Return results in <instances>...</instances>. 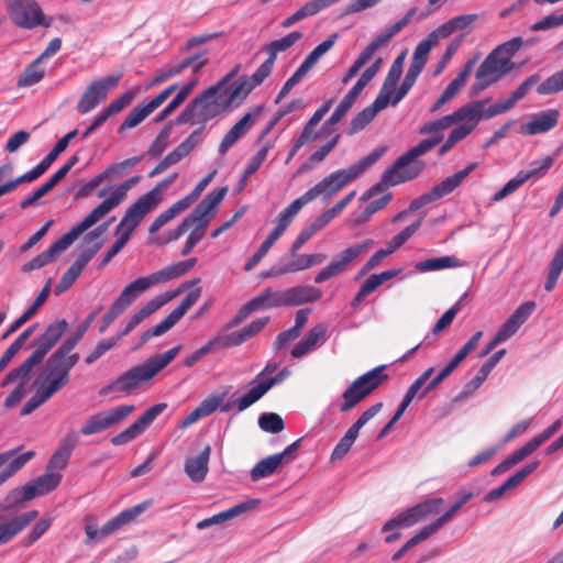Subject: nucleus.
<instances>
[{
	"label": "nucleus",
	"instance_id": "9",
	"mask_svg": "<svg viewBox=\"0 0 563 563\" xmlns=\"http://www.w3.org/2000/svg\"><path fill=\"white\" fill-rule=\"evenodd\" d=\"M482 336L483 331H477L468 339V341L457 351V353L449 361V363L432 379H429L428 384L419 394V400L424 399L454 372V369L464 361L471 351L476 347Z\"/></svg>",
	"mask_w": 563,
	"mask_h": 563
},
{
	"label": "nucleus",
	"instance_id": "47",
	"mask_svg": "<svg viewBox=\"0 0 563 563\" xmlns=\"http://www.w3.org/2000/svg\"><path fill=\"white\" fill-rule=\"evenodd\" d=\"M448 196V192L442 187L441 183L433 186L429 191L422 194L420 197L413 199L409 207L407 208L408 212L412 213L418 211L423 206L437 201L443 197Z\"/></svg>",
	"mask_w": 563,
	"mask_h": 563
},
{
	"label": "nucleus",
	"instance_id": "17",
	"mask_svg": "<svg viewBox=\"0 0 563 563\" xmlns=\"http://www.w3.org/2000/svg\"><path fill=\"white\" fill-rule=\"evenodd\" d=\"M68 328V322L65 319H57L49 323L45 331L38 335L31 344L35 351L43 357L56 345L63 334Z\"/></svg>",
	"mask_w": 563,
	"mask_h": 563
},
{
	"label": "nucleus",
	"instance_id": "28",
	"mask_svg": "<svg viewBox=\"0 0 563 563\" xmlns=\"http://www.w3.org/2000/svg\"><path fill=\"white\" fill-rule=\"evenodd\" d=\"M52 283H53V279L48 278L47 282L45 283L44 287L42 288V290L36 296L33 303L26 310H24V312L16 320H14L10 324L9 329L5 331V333L2 336L3 339H7L9 335H11L16 330H19L24 323H26L37 312L40 307L47 300V298L49 296Z\"/></svg>",
	"mask_w": 563,
	"mask_h": 563
},
{
	"label": "nucleus",
	"instance_id": "36",
	"mask_svg": "<svg viewBox=\"0 0 563 563\" xmlns=\"http://www.w3.org/2000/svg\"><path fill=\"white\" fill-rule=\"evenodd\" d=\"M249 302L254 309V311L284 307L282 303V291H276L272 287L264 288L257 296L252 298Z\"/></svg>",
	"mask_w": 563,
	"mask_h": 563
},
{
	"label": "nucleus",
	"instance_id": "57",
	"mask_svg": "<svg viewBox=\"0 0 563 563\" xmlns=\"http://www.w3.org/2000/svg\"><path fill=\"white\" fill-rule=\"evenodd\" d=\"M181 344L174 346L163 354H155L146 360L153 373L157 375L163 371L180 352Z\"/></svg>",
	"mask_w": 563,
	"mask_h": 563
},
{
	"label": "nucleus",
	"instance_id": "21",
	"mask_svg": "<svg viewBox=\"0 0 563 563\" xmlns=\"http://www.w3.org/2000/svg\"><path fill=\"white\" fill-rule=\"evenodd\" d=\"M206 54V51H200L185 59H183L179 64L170 67L169 69L162 71L161 74L156 75L153 81L148 85V88L155 85H158L161 82L166 81L167 79L175 77L179 75L183 70H185L187 67L192 68V73L197 74L199 73L208 63V58H202V56Z\"/></svg>",
	"mask_w": 563,
	"mask_h": 563
},
{
	"label": "nucleus",
	"instance_id": "49",
	"mask_svg": "<svg viewBox=\"0 0 563 563\" xmlns=\"http://www.w3.org/2000/svg\"><path fill=\"white\" fill-rule=\"evenodd\" d=\"M554 163V158L552 156H545L542 162L533 161L530 166L531 168L528 170H519L518 174L520 175V178L523 180V183L533 179L537 180L539 178H542L548 170L551 168V166Z\"/></svg>",
	"mask_w": 563,
	"mask_h": 563
},
{
	"label": "nucleus",
	"instance_id": "63",
	"mask_svg": "<svg viewBox=\"0 0 563 563\" xmlns=\"http://www.w3.org/2000/svg\"><path fill=\"white\" fill-rule=\"evenodd\" d=\"M478 167V163H471L462 170H459L457 173L446 177L441 181L442 187L445 189L448 195L453 192L462 183L463 180L476 168Z\"/></svg>",
	"mask_w": 563,
	"mask_h": 563
},
{
	"label": "nucleus",
	"instance_id": "44",
	"mask_svg": "<svg viewBox=\"0 0 563 563\" xmlns=\"http://www.w3.org/2000/svg\"><path fill=\"white\" fill-rule=\"evenodd\" d=\"M303 107V100L301 98L294 99L280 109L277 110V112L274 114V117L267 122L265 128L261 131L258 135V142H261L275 126L276 124L282 121V119L287 115L290 112H294L296 110H299Z\"/></svg>",
	"mask_w": 563,
	"mask_h": 563
},
{
	"label": "nucleus",
	"instance_id": "15",
	"mask_svg": "<svg viewBox=\"0 0 563 563\" xmlns=\"http://www.w3.org/2000/svg\"><path fill=\"white\" fill-rule=\"evenodd\" d=\"M69 380L70 374L60 363V360L57 358V356L54 353H52L47 357L42 371L34 380V385L51 383L55 385L57 388L62 389L69 383Z\"/></svg>",
	"mask_w": 563,
	"mask_h": 563
},
{
	"label": "nucleus",
	"instance_id": "54",
	"mask_svg": "<svg viewBox=\"0 0 563 563\" xmlns=\"http://www.w3.org/2000/svg\"><path fill=\"white\" fill-rule=\"evenodd\" d=\"M391 198L393 194L387 192L383 197L372 201L369 205L366 206V208L363 211L354 216V224L361 225L367 222L371 219V217L378 210L383 209L391 200Z\"/></svg>",
	"mask_w": 563,
	"mask_h": 563
},
{
	"label": "nucleus",
	"instance_id": "38",
	"mask_svg": "<svg viewBox=\"0 0 563 563\" xmlns=\"http://www.w3.org/2000/svg\"><path fill=\"white\" fill-rule=\"evenodd\" d=\"M283 465L279 455L273 454L257 462L250 472L253 482L274 475Z\"/></svg>",
	"mask_w": 563,
	"mask_h": 563
},
{
	"label": "nucleus",
	"instance_id": "20",
	"mask_svg": "<svg viewBox=\"0 0 563 563\" xmlns=\"http://www.w3.org/2000/svg\"><path fill=\"white\" fill-rule=\"evenodd\" d=\"M478 60V56H474L470 58L463 66V69L457 74V76L446 86L442 95L438 98V100L432 104L431 112H437L440 110L449 100H451L461 89V87L465 84L467 78L470 77L474 66Z\"/></svg>",
	"mask_w": 563,
	"mask_h": 563
},
{
	"label": "nucleus",
	"instance_id": "62",
	"mask_svg": "<svg viewBox=\"0 0 563 563\" xmlns=\"http://www.w3.org/2000/svg\"><path fill=\"white\" fill-rule=\"evenodd\" d=\"M211 341L213 343L216 351L221 349L239 346L246 342L241 330L233 331L230 333H220L217 336L212 338Z\"/></svg>",
	"mask_w": 563,
	"mask_h": 563
},
{
	"label": "nucleus",
	"instance_id": "35",
	"mask_svg": "<svg viewBox=\"0 0 563 563\" xmlns=\"http://www.w3.org/2000/svg\"><path fill=\"white\" fill-rule=\"evenodd\" d=\"M290 375V371L284 367L275 376L268 377L264 380L258 382L249 389V396L245 398V402L257 399L260 400L271 388L283 383Z\"/></svg>",
	"mask_w": 563,
	"mask_h": 563
},
{
	"label": "nucleus",
	"instance_id": "3",
	"mask_svg": "<svg viewBox=\"0 0 563 563\" xmlns=\"http://www.w3.org/2000/svg\"><path fill=\"white\" fill-rule=\"evenodd\" d=\"M443 503L444 499L441 497L428 498L418 503L387 520L382 527V532L385 533L400 528L412 527L429 516L438 514Z\"/></svg>",
	"mask_w": 563,
	"mask_h": 563
},
{
	"label": "nucleus",
	"instance_id": "26",
	"mask_svg": "<svg viewBox=\"0 0 563 563\" xmlns=\"http://www.w3.org/2000/svg\"><path fill=\"white\" fill-rule=\"evenodd\" d=\"M119 206L111 196L101 201L96 208H93L79 223L74 225L69 231L78 239L82 233L96 224L99 219L109 213L112 209Z\"/></svg>",
	"mask_w": 563,
	"mask_h": 563
},
{
	"label": "nucleus",
	"instance_id": "59",
	"mask_svg": "<svg viewBox=\"0 0 563 563\" xmlns=\"http://www.w3.org/2000/svg\"><path fill=\"white\" fill-rule=\"evenodd\" d=\"M260 428L267 433H279L285 429V422L280 415L276 412H263L258 417Z\"/></svg>",
	"mask_w": 563,
	"mask_h": 563
},
{
	"label": "nucleus",
	"instance_id": "12",
	"mask_svg": "<svg viewBox=\"0 0 563 563\" xmlns=\"http://www.w3.org/2000/svg\"><path fill=\"white\" fill-rule=\"evenodd\" d=\"M200 295V287L189 291L186 295V297L181 300L179 306L176 307L163 321L147 329L151 336H161L167 331H169L185 316V313L198 301Z\"/></svg>",
	"mask_w": 563,
	"mask_h": 563
},
{
	"label": "nucleus",
	"instance_id": "6",
	"mask_svg": "<svg viewBox=\"0 0 563 563\" xmlns=\"http://www.w3.org/2000/svg\"><path fill=\"white\" fill-rule=\"evenodd\" d=\"M154 376L155 374L153 373L152 368L145 361L142 364H139L125 371L117 379L100 388L99 395L106 396L113 391L130 394L133 389H135L139 386V384L143 382H148Z\"/></svg>",
	"mask_w": 563,
	"mask_h": 563
},
{
	"label": "nucleus",
	"instance_id": "25",
	"mask_svg": "<svg viewBox=\"0 0 563 563\" xmlns=\"http://www.w3.org/2000/svg\"><path fill=\"white\" fill-rule=\"evenodd\" d=\"M488 102H489V98L470 102V106L473 109V111H472L473 122L475 123V125H477V123L481 120H487V119L494 118L498 114L509 111L516 104L515 100L509 96L508 99L500 101V102H496L493 106H490L489 108L484 110L483 109L484 106Z\"/></svg>",
	"mask_w": 563,
	"mask_h": 563
},
{
	"label": "nucleus",
	"instance_id": "60",
	"mask_svg": "<svg viewBox=\"0 0 563 563\" xmlns=\"http://www.w3.org/2000/svg\"><path fill=\"white\" fill-rule=\"evenodd\" d=\"M40 62L41 59L37 57L33 63L26 66L18 78L16 86L19 88L31 87L42 80L44 77V70L37 68V64Z\"/></svg>",
	"mask_w": 563,
	"mask_h": 563
},
{
	"label": "nucleus",
	"instance_id": "11",
	"mask_svg": "<svg viewBox=\"0 0 563 563\" xmlns=\"http://www.w3.org/2000/svg\"><path fill=\"white\" fill-rule=\"evenodd\" d=\"M101 247L102 241H98L79 254V256L75 260L70 267L63 274L58 284L55 286L54 294L56 296L62 295L74 285L77 278L81 275L87 264L99 252Z\"/></svg>",
	"mask_w": 563,
	"mask_h": 563
},
{
	"label": "nucleus",
	"instance_id": "58",
	"mask_svg": "<svg viewBox=\"0 0 563 563\" xmlns=\"http://www.w3.org/2000/svg\"><path fill=\"white\" fill-rule=\"evenodd\" d=\"M423 217H420L418 220L407 225L404 230H401L398 234L393 236V239L388 242L387 249L390 253L397 251L400 246H402L421 227Z\"/></svg>",
	"mask_w": 563,
	"mask_h": 563
},
{
	"label": "nucleus",
	"instance_id": "5",
	"mask_svg": "<svg viewBox=\"0 0 563 563\" xmlns=\"http://www.w3.org/2000/svg\"><path fill=\"white\" fill-rule=\"evenodd\" d=\"M336 38L338 33L331 34L308 54L296 71L285 81L275 99V103H279L290 92V90L301 81L303 76L318 63V60L333 47Z\"/></svg>",
	"mask_w": 563,
	"mask_h": 563
},
{
	"label": "nucleus",
	"instance_id": "8",
	"mask_svg": "<svg viewBox=\"0 0 563 563\" xmlns=\"http://www.w3.org/2000/svg\"><path fill=\"white\" fill-rule=\"evenodd\" d=\"M121 74L110 75L93 80L81 95L77 103V112L86 114L93 110L106 97L108 92L118 85Z\"/></svg>",
	"mask_w": 563,
	"mask_h": 563
},
{
	"label": "nucleus",
	"instance_id": "45",
	"mask_svg": "<svg viewBox=\"0 0 563 563\" xmlns=\"http://www.w3.org/2000/svg\"><path fill=\"white\" fill-rule=\"evenodd\" d=\"M421 73L422 71L409 66L407 73H406V76H405L401 85L399 86V88L393 89V92L390 95L389 104H391V106L398 104L407 96V93L412 88V86L415 85L417 78L419 77V75Z\"/></svg>",
	"mask_w": 563,
	"mask_h": 563
},
{
	"label": "nucleus",
	"instance_id": "23",
	"mask_svg": "<svg viewBox=\"0 0 563 563\" xmlns=\"http://www.w3.org/2000/svg\"><path fill=\"white\" fill-rule=\"evenodd\" d=\"M155 207L156 203L151 200L146 194L139 197V199L126 209L123 216V222H128L126 229L123 232L131 236L142 219Z\"/></svg>",
	"mask_w": 563,
	"mask_h": 563
},
{
	"label": "nucleus",
	"instance_id": "39",
	"mask_svg": "<svg viewBox=\"0 0 563 563\" xmlns=\"http://www.w3.org/2000/svg\"><path fill=\"white\" fill-rule=\"evenodd\" d=\"M463 266V262L450 256L431 257L416 264V269L420 273L441 271L446 268H456Z\"/></svg>",
	"mask_w": 563,
	"mask_h": 563
},
{
	"label": "nucleus",
	"instance_id": "42",
	"mask_svg": "<svg viewBox=\"0 0 563 563\" xmlns=\"http://www.w3.org/2000/svg\"><path fill=\"white\" fill-rule=\"evenodd\" d=\"M350 263L351 261L342 251L338 257L333 258L324 268H322L314 276V283L321 284L331 279L332 277H335L336 275L342 273Z\"/></svg>",
	"mask_w": 563,
	"mask_h": 563
},
{
	"label": "nucleus",
	"instance_id": "55",
	"mask_svg": "<svg viewBox=\"0 0 563 563\" xmlns=\"http://www.w3.org/2000/svg\"><path fill=\"white\" fill-rule=\"evenodd\" d=\"M153 112L152 108H148V103L135 107L132 112L125 118L118 129V133H123L129 129L137 126L143 120H145Z\"/></svg>",
	"mask_w": 563,
	"mask_h": 563
},
{
	"label": "nucleus",
	"instance_id": "50",
	"mask_svg": "<svg viewBox=\"0 0 563 563\" xmlns=\"http://www.w3.org/2000/svg\"><path fill=\"white\" fill-rule=\"evenodd\" d=\"M475 126L476 125L473 122L470 125L462 124L454 128L449 134L445 142L440 146L438 155L443 156L444 154H446L457 142L465 139L475 129Z\"/></svg>",
	"mask_w": 563,
	"mask_h": 563
},
{
	"label": "nucleus",
	"instance_id": "24",
	"mask_svg": "<svg viewBox=\"0 0 563 563\" xmlns=\"http://www.w3.org/2000/svg\"><path fill=\"white\" fill-rule=\"evenodd\" d=\"M333 100H327L320 108H318L311 118L306 122L301 135H306L308 141H314L320 137H324L330 135L333 132V126L335 124H329V119H327L318 132H313V128L322 120L324 114L330 110Z\"/></svg>",
	"mask_w": 563,
	"mask_h": 563
},
{
	"label": "nucleus",
	"instance_id": "52",
	"mask_svg": "<svg viewBox=\"0 0 563 563\" xmlns=\"http://www.w3.org/2000/svg\"><path fill=\"white\" fill-rule=\"evenodd\" d=\"M466 296L467 292L463 294L462 297L438 319L431 330V334L438 335L452 324L454 318L460 312L462 302Z\"/></svg>",
	"mask_w": 563,
	"mask_h": 563
},
{
	"label": "nucleus",
	"instance_id": "16",
	"mask_svg": "<svg viewBox=\"0 0 563 563\" xmlns=\"http://www.w3.org/2000/svg\"><path fill=\"white\" fill-rule=\"evenodd\" d=\"M262 84L263 82L258 79L254 80V74L251 77L242 75L227 89L228 91L224 93L227 98L222 101V109L228 110L233 104L239 107L247 96Z\"/></svg>",
	"mask_w": 563,
	"mask_h": 563
},
{
	"label": "nucleus",
	"instance_id": "40",
	"mask_svg": "<svg viewBox=\"0 0 563 563\" xmlns=\"http://www.w3.org/2000/svg\"><path fill=\"white\" fill-rule=\"evenodd\" d=\"M197 84L198 78H194L188 84H186L169 101V103L154 118V122L161 123L167 117H169L186 100Z\"/></svg>",
	"mask_w": 563,
	"mask_h": 563
},
{
	"label": "nucleus",
	"instance_id": "64",
	"mask_svg": "<svg viewBox=\"0 0 563 563\" xmlns=\"http://www.w3.org/2000/svg\"><path fill=\"white\" fill-rule=\"evenodd\" d=\"M563 90V69L548 77L537 87V93L540 96L552 95Z\"/></svg>",
	"mask_w": 563,
	"mask_h": 563
},
{
	"label": "nucleus",
	"instance_id": "18",
	"mask_svg": "<svg viewBox=\"0 0 563 563\" xmlns=\"http://www.w3.org/2000/svg\"><path fill=\"white\" fill-rule=\"evenodd\" d=\"M388 106L389 100L387 97L378 93L372 104L367 106L352 118L346 129V134L352 136L364 130L375 119L378 112Z\"/></svg>",
	"mask_w": 563,
	"mask_h": 563
},
{
	"label": "nucleus",
	"instance_id": "13",
	"mask_svg": "<svg viewBox=\"0 0 563 563\" xmlns=\"http://www.w3.org/2000/svg\"><path fill=\"white\" fill-rule=\"evenodd\" d=\"M506 349H500L495 352L487 361H485V363L478 369L477 374L463 386L462 390L453 398V401L462 402L471 397L487 379L490 372L506 355Z\"/></svg>",
	"mask_w": 563,
	"mask_h": 563
},
{
	"label": "nucleus",
	"instance_id": "4",
	"mask_svg": "<svg viewBox=\"0 0 563 563\" xmlns=\"http://www.w3.org/2000/svg\"><path fill=\"white\" fill-rule=\"evenodd\" d=\"M3 3L16 27L33 30L41 23L42 8L36 0H3Z\"/></svg>",
	"mask_w": 563,
	"mask_h": 563
},
{
	"label": "nucleus",
	"instance_id": "37",
	"mask_svg": "<svg viewBox=\"0 0 563 563\" xmlns=\"http://www.w3.org/2000/svg\"><path fill=\"white\" fill-rule=\"evenodd\" d=\"M63 475L60 473L47 471L45 474L38 476L34 481L27 482L26 486L34 489L35 497L43 496L55 490L60 484Z\"/></svg>",
	"mask_w": 563,
	"mask_h": 563
},
{
	"label": "nucleus",
	"instance_id": "53",
	"mask_svg": "<svg viewBox=\"0 0 563 563\" xmlns=\"http://www.w3.org/2000/svg\"><path fill=\"white\" fill-rule=\"evenodd\" d=\"M76 240L77 239L71 234V232L68 231L41 254L44 257L45 262L49 264L55 260L56 256H58L62 252L67 250Z\"/></svg>",
	"mask_w": 563,
	"mask_h": 563
},
{
	"label": "nucleus",
	"instance_id": "10",
	"mask_svg": "<svg viewBox=\"0 0 563 563\" xmlns=\"http://www.w3.org/2000/svg\"><path fill=\"white\" fill-rule=\"evenodd\" d=\"M423 164L418 162L407 169H401L396 163L387 168L380 176L378 183L374 184L369 189L376 196L389 186H397L416 179L422 172Z\"/></svg>",
	"mask_w": 563,
	"mask_h": 563
},
{
	"label": "nucleus",
	"instance_id": "46",
	"mask_svg": "<svg viewBox=\"0 0 563 563\" xmlns=\"http://www.w3.org/2000/svg\"><path fill=\"white\" fill-rule=\"evenodd\" d=\"M229 191L228 186L216 188L209 191L203 199L196 205V208L203 210L212 216L216 214L218 206L223 201Z\"/></svg>",
	"mask_w": 563,
	"mask_h": 563
},
{
	"label": "nucleus",
	"instance_id": "7",
	"mask_svg": "<svg viewBox=\"0 0 563 563\" xmlns=\"http://www.w3.org/2000/svg\"><path fill=\"white\" fill-rule=\"evenodd\" d=\"M383 58L378 57L369 67H367L354 86L347 91V93L340 101L333 113L329 118V124L339 123L346 112L353 107L363 89L368 82L376 76L382 66Z\"/></svg>",
	"mask_w": 563,
	"mask_h": 563
},
{
	"label": "nucleus",
	"instance_id": "34",
	"mask_svg": "<svg viewBox=\"0 0 563 563\" xmlns=\"http://www.w3.org/2000/svg\"><path fill=\"white\" fill-rule=\"evenodd\" d=\"M406 54L407 51H404L395 58L378 92L386 96L388 100H390L393 89H396L401 77Z\"/></svg>",
	"mask_w": 563,
	"mask_h": 563
},
{
	"label": "nucleus",
	"instance_id": "30",
	"mask_svg": "<svg viewBox=\"0 0 563 563\" xmlns=\"http://www.w3.org/2000/svg\"><path fill=\"white\" fill-rule=\"evenodd\" d=\"M33 498H35V492L33 488L27 487L26 484L15 487L0 501V514L14 512Z\"/></svg>",
	"mask_w": 563,
	"mask_h": 563
},
{
	"label": "nucleus",
	"instance_id": "31",
	"mask_svg": "<svg viewBox=\"0 0 563 563\" xmlns=\"http://www.w3.org/2000/svg\"><path fill=\"white\" fill-rule=\"evenodd\" d=\"M443 139L442 134L433 135L429 139L420 141L416 146L400 155L395 163L404 170L410 167V163L415 162L419 156L424 155L435 147Z\"/></svg>",
	"mask_w": 563,
	"mask_h": 563
},
{
	"label": "nucleus",
	"instance_id": "2",
	"mask_svg": "<svg viewBox=\"0 0 563 563\" xmlns=\"http://www.w3.org/2000/svg\"><path fill=\"white\" fill-rule=\"evenodd\" d=\"M385 368V365L376 366L353 380L342 394L343 402L340 406V411H350L378 388L388 378V375L384 373Z\"/></svg>",
	"mask_w": 563,
	"mask_h": 563
},
{
	"label": "nucleus",
	"instance_id": "22",
	"mask_svg": "<svg viewBox=\"0 0 563 563\" xmlns=\"http://www.w3.org/2000/svg\"><path fill=\"white\" fill-rule=\"evenodd\" d=\"M283 294V306L284 307H295L305 305L308 302H314L319 300L322 296L320 289L306 285V286H295L282 290Z\"/></svg>",
	"mask_w": 563,
	"mask_h": 563
},
{
	"label": "nucleus",
	"instance_id": "51",
	"mask_svg": "<svg viewBox=\"0 0 563 563\" xmlns=\"http://www.w3.org/2000/svg\"><path fill=\"white\" fill-rule=\"evenodd\" d=\"M473 109L470 106V102L462 106L457 110H455L453 113L444 115L437 121V124L440 129V131L448 129L453 123L461 122L463 120H467L473 123Z\"/></svg>",
	"mask_w": 563,
	"mask_h": 563
},
{
	"label": "nucleus",
	"instance_id": "43",
	"mask_svg": "<svg viewBox=\"0 0 563 563\" xmlns=\"http://www.w3.org/2000/svg\"><path fill=\"white\" fill-rule=\"evenodd\" d=\"M499 55L493 49L477 68V78L490 77L496 82L503 78Z\"/></svg>",
	"mask_w": 563,
	"mask_h": 563
},
{
	"label": "nucleus",
	"instance_id": "56",
	"mask_svg": "<svg viewBox=\"0 0 563 563\" xmlns=\"http://www.w3.org/2000/svg\"><path fill=\"white\" fill-rule=\"evenodd\" d=\"M356 191L353 190L336 202L332 208L322 212L314 222L319 228L323 229L331 220H333L355 197Z\"/></svg>",
	"mask_w": 563,
	"mask_h": 563
},
{
	"label": "nucleus",
	"instance_id": "48",
	"mask_svg": "<svg viewBox=\"0 0 563 563\" xmlns=\"http://www.w3.org/2000/svg\"><path fill=\"white\" fill-rule=\"evenodd\" d=\"M280 235L282 233H278V231L274 229L265 239V241L261 244L257 251L246 261V263L244 264V271H252L268 253L269 249L280 238Z\"/></svg>",
	"mask_w": 563,
	"mask_h": 563
},
{
	"label": "nucleus",
	"instance_id": "33",
	"mask_svg": "<svg viewBox=\"0 0 563 563\" xmlns=\"http://www.w3.org/2000/svg\"><path fill=\"white\" fill-rule=\"evenodd\" d=\"M263 106H256L252 111L246 112L223 136L232 146L251 129L254 124L253 115H258L263 112Z\"/></svg>",
	"mask_w": 563,
	"mask_h": 563
},
{
	"label": "nucleus",
	"instance_id": "41",
	"mask_svg": "<svg viewBox=\"0 0 563 563\" xmlns=\"http://www.w3.org/2000/svg\"><path fill=\"white\" fill-rule=\"evenodd\" d=\"M229 87L230 85L225 84L223 79H220L217 84L209 86L201 93L196 96L189 103H187L186 107L188 110H191L194 115H196L200 103L211 98L221 97L228 91L227 89H229Z\"/></svg>",
	"mask_w": 563,
	"mask_h": 563
},
{
	"label": "nucleus",
	"instance_id": "61",
	"mask_svg": "<svg viewBox=\"0 0 563 563\" xmlns=\"http://www.w3.org/2000/svg\"><path fill=\"white\" fill-rule=\"evenodd\" d=\"M110 428L106 419V412L100 411L90 416L81 426L79 434L91 435Z\"/></svg>",
	"mask_w": 563,
	"mask_h": 563
},
{
	"label": "nucleus",
	"instance_id": "32",
	"mask_svg": "<svg viewBox=\"0 0 563 563\" xmlns=\"http://www.w3.org/2000/svg\"><path fill=\"white\" fill-rule=\"evenodd\" d=\"M434 373V367L427 368L420 376H418L413 383L408 387L404 398L401 399L400 404L398 405L395 415L399 416L400 418L411 404V401L415 399V397L419 398V394L422 391L424 386L428 384L430 377Z\"/></svg>",
	"mask_w": 563,
	"mask_h": 563
},
{
	"label": "nucleus",
	"instance_id": "19",
	"mask_svg": "<svg viewBox=\"0 0 563 563\" xmlns=\"http://www.w3.org/2000/svg\"><path fill=\"white\" fill-rule=\"evenodd\" d=\"M560 111L558 109H547L533 115L532 120L522 124L519 133L522 135H537L547 133L559 123Z\"/></svg>",
	"mask_w": 563,
	"mask_h": 563
},
{
	"label": "nucleus",
	"instance_id": "1",
	"mask_svg": "<svg viewBox=\"0 0 563 563\" xmlns=\"http://www.w3.org/2000/svg\"><path fill=\"white\" fill-rule=\"evenodd\" d=\"M387 146H379L373 150L346 169H338L325 176L317 185L323 195V200H328L340 191L347 183L360 177L367 168L374 165L387 151Z\"/></svg>",
	"mask_w": 563,
	"mask_h": 563
},
{
	"label": "nucleus",
	"instance_id": "29",
	"mask_svg": "<svg viewBox=\"0 0 563 563\" xmlns=\"http://www.w3.org/2000/svg\"><path fill=\"white\" fill-rule=\"evenodd\" d=\"M148 288L150 283L145 278H136L123 288L111 306L122 313L141 292Z\"/></svg>",
	"mask_w": 563,
	"mask_h": 563
},
{
	"label": "nucleus",
	"instance_id": "14",
	"mask_svg": "<svg viewBox=\"0 0 563 563\" xmlns=\"http://www.w3.org/2000/svg\"><path fill=\"white\" fill-rule=\"evenodd\" d=\"M194 118L195 115L191 113V110H188L187 107H185L174 120L168 121L161 129L154 141L151 143L147 150V154L154 158L159 157L168 146V139L172 134L173 128L177 125L192 123Z\"/></svg>",
	"mask_w": 563,
	"mask_h": 563
},
{
	"label": "nucleus",
	"instance_id": "27",
	"mask_svg": "<svg viewBox=\"0 0 563 563\" xmlns=\"http://www.w3.org/2000/svg\"><path fill=\"white\" fill-rule=\"evenodd\" d=\"M211 446L208 444L196 457H188L185 461L184 472L194 483H201L205 481L209 472V459Z\"/></svg>",
	"mask_w": 563,
	"mask_h": 563
}]
</instances>
